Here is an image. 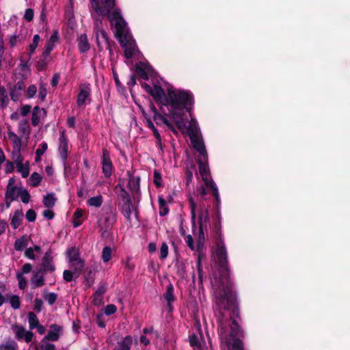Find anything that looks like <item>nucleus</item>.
<instances>
[{
	"label": "nucleus",
	"mask_w": 350,
	"mask_h": 350,
	"mask_svg": "<svg viewBox=\"0 0 350 350\" xmlns=\"http://www.w3.org/2000/svg\"><path fill=\"white\" fill-rule=\"evenodd\" d=\"M78 47L81 53H85L90 49V45L88 42V37L85 33L80 35L77 39Z\"/></svg>",
	"instance_id": "nucleus-22"
},
{
	"label": "nucleus",
	"mask_w": 350,
	"mask_h": 350,
	"mask_svg": "<svg viewBox=\"0 0 350 350\" xmlns=\"http://www.w3.org/2000/svg\"><path fill=\"white\" fill-rule=\"evenodd\" d=\"M161 174L157 172L154 171V183L156 185L157 187H160L161 185Z\"/></svg>",
	"instance_id": "nucleus-60"
},
{
	"label": "nucleus",
	"mask_w": 350,
	"mask_h": 350,
	"mask_svg": "<svg viewBox=\"0 0 350 350\" xmlns=\"http://www.w3.org/2000/svg\"><path fill=\"white\" fill-rule=\"evenodd\" d=\"M8 138L12 143L13 148L14 150V152H16V154H21V136H18L15 133L12 131H8Z\"/></svg>",
	"instance_id": "nucleus-16"
},
{
	"label": "nucleus",
	"mask_w": 350,
	"mask_h": 350,
	"mask_svg": "<svg viewBox=\"0 0 350 350\" xmlns=\"http://www.w3.org/2000/svg\"><path fill=\"white\" fill-rule=\"evenodd\" d=\"M40 350H56V347L55 345L47 342V340L43 338L40 344Z\"/></svg>",
	"instance_id": "nucleus-46"
},
{
	"label": "nucleus",
	"mask_w": 350,
	"mask_h": 350,
	"mask_svg": "<svg viewBox=\"0 0 350 350\" xmlns=\"http://www.w3.org/2000/svg\"><path fill=\"white\" fill-rule=\"evenodd\" d=\"M27 245V239L23 237L16 240L14 248L17 251H21Z\"/></svg>",
	"instance_id": "nucleus-41"
},
{
	"label": "nucleus",
	"mask_w": 350,
	"mask_h": 350,
	"mask_svg": "<svg viewBox=\"0 0 350 350\" xmlns=\"http://www.w3.org/2000/svg\"><path fill=\"white\" fill-rule=\"evenodd\" d=\"M117 39L119 40L122 47L124 49L125 57L127 59L133 57L137 49L135 42L132 39L129 33Z\"/></svg>",
	"instance_id": "nucleus-6"
},
{
	"label": "nucleus",
	"mask_w": 350,
	"mask_h": 350,
	"mask_svg": "<svg viewBox=\"0 0 350 350\" xmlns=\"http://www.w3.org/2000/svg\"><path fill=\"white\" fill-rule=\"evenodd\" d=\"M79 92L77 98L79 107H84L91 101V87L89 83H83L79 85Z\"/></svg>",
	"instance_id": "nucleus-7"
},
{
	"label": "nucleus",
	"mask_w": 350,
	"mask_h": 350,
	"mask_svg": "<svg viewBox=\"0 0 350 350\" xmlns=\"http://www.w3.org/2000/svg\"><path fill=\"white\" fill-rule=\"evenodd\" d=\"M187 129L189 137L198 135V126L196 120H191Z\"/></svg>",
	"instance_id": "nucleus-29"
},
{
	"label": "nucleus",
	"mask_w": 350,
	"mask_h": 350,
	"mask_svg": "<svg viewBox=\"0 0 350 350\" xmlns=\"http://www.w3.org/2000/svg\"><path fill=\"white\" fill-rule=\"evenodd\" d=\"M18 195L16 193V187H7L6 193H5V199L7 200H10L12 202L17 199V196Z\"/></svg>",
	"instance_id": "nucleus-32"
},
{
	"label": "nucleus",
	"mask_w": 350,
	"mask_h": 350,
	"mask_svg": "<svg viewBox=\"0 0 350 350\" xmlns=\"http://www.w3.org/2000/svg\"><path fill=\"white\" fill-rule=\"evenodd\" d=\"M9 98L5 88L0 86V107L2 109L8 106Z\"/></svg>",
	"instance_id": "nucleus-27"
},
{
	"label": "nucleus",
	"mask_w": 350,
	"mask_h": 350,
	"mask_svg": "<svg viewBox=\"0 0 350 350\" xmlns=\"http://www.w3.org/2000/svg\"><path fill=\"white\" fill-rule=\"evenodd\" d=\"M23 159L21 154L17 155V158L14 163L16 165L17 171L21 174L23 178H27L29 174V163L27 162L25 164H23Z\"/></svg>",
	"instance_id": "nucleus-15"
},
{
	"label": "nucleus",
	"mask_w": 350,
	"mask_h": 350,
	"mask_svg": "<svg viewBox=\"0 0 350 350\" xmlns=\"http://www.w3.org/2000/svg\"><path fill=\"white\" fill-rule=\"evenodd\" d=\"M58 150L61 158L63 160H66L68 157V139L64 131L60 133Z\"/></svg>",
	"instance_id": "nucleus-13"
},
{
	"label": "nucleus",
	"mask_w": 350,
	"mask_h": 350,
	"mask_svg": "<svg viewBox=\"0 0 350 350\" xmlns=\"http://www.w3.org/2000/svg\"><path fill=\"white\" fill-rule=\"evenodd\" d=\"M120 197L122 200V202H132L129 193L123 187L121 188Z\"/></svg>",
	"instance_id": "nucleus-51"
},
{
	"label": "nucleus",
	"mask_w": 350,
	"mask_h": 350,
	"mask_svg": "<svg viewBox=\"0 0 350 350\" xmlns=\"http://www.w3.org/2000/svg\"><path fill=\"white\" fill-rule=\"evenodd\" d=\"M185 242H186L187 245H188V247L191 250H194L195 247H194L193 241V238H192L191 235L189 234L186 237Z\"/></svg>",
	"instance_id": "nucleus-61"
},
{
	"label": "nucleus",
	"mask_w": 350,
	"mask_h": 350,
	"mask_svg": "<svg viewBox=\"0 0 350 350\" xmlns=\"http://www.w3.org/2000/svg\"><path fill=\"white\" fill-rule=\"evenodd\" d=\"M18 195L20 196L21 200L23 203L27 204L29 202L31 196L27 189H20Z\"/></svg>",
	"instance_id": "nucleus-42"
},
{
	"label": "nucleus",
	"mask_w": 350,
	"mask_h": 350,
	"mask_svg": "<svg viewBox=\"0 0 350 350\" xmlns=\"http://www.w3.org/2000/svg\"><path fill=\"white\" fill-rule=\"evenodd\" d=\"M129 187L131 189H135V190L138 191L139 189V178H136L134 176L130 177L129 181Z\"/></svg>",
	"instance_id": "nucleus-43"
},
{
	"label": "nucleus",
	"mask_w": 350,
	"mask_h": 350,
	"mask_svg": "<svg viewBox=\"0 0 350 350\" xmlns=\"http://www.w3.org/2000/svg\"><path fill=\"white\" fill-rule=\"evenodd\" d=\"M46 67V62L44 59H40L39 61H38V62L36 64V68L38 70H39V71L42 70L44 69H45Z\"/></svg>",
	"instance_id": "nucleus-62"
},
{
	"label": "nucleus",
	"mask_w": 350,
	"mask_h": 350,
	"mask_svg": "<svg viewBox=\"0 0 350 350\" xmlns=\"http://www.w3.org/2000/svg\"><path fill=\"white\" fill-rule=\"evenodd\" d=\"M25 255L27 258L34 260L35 259V255H34V251L32 247H29L25 250Z\"/></svg>",
	"instance_id": "nucleus-63"
},
{
	"label": "nucleus",
	"mask_w": 350,
	"mask_h": 350,
	"mask_svg": "<svg viewBox=\"0 0 350 350\" xmlns=\"http://www.w3.org/2000/svg\"><path fill=\"white\" fill-rule=\"evenodd\" d=\"M54 48V44H53L52 42H46L44 48V50H43V52H42V57L46 59L47 57H49V55H50L51 51Z\"/></svg>",
	"instance_id": "nucleus-47"
},
{
	"label": "nucleus",
	"mask_w": 350,
	"mask_h": 350,
	"mask_svg": "<svg viewBox=\"0 0 350 350\" xmlns=\"http://www.w3.org/2000/svg\"><path fill=\"white\" fill-rule=\"evenodd\" d=\"M28 322L31 329L36 328V326H38L39 324L37 316L32 312L28 313Z\"/></svg>",
	"instance_id": "nucleus-37"
},
{
	"label": "nucleus",
	"mask_w": 350,
	"mask_h": 350,
	"mask_svg": "<svg viewBox=\"0 0 350 350\" xmlns=\"http://www.w3.org/2000/svg\"><path fill=\"white\" fill-rule=\"evenodd\" d=\"M113 170V164L107 150H103L102 171L106 178L111 176Z\"/></svg>",
	"instance_id": "nucleus-10"
},
{
	"label": "nucleus",
	"mask_w": 350,
	"mask_h": 350,
	"mask_svg": "<svg viewBox=\"0 0 350 350\" xmlns=\"http://www.w3.org/2000/svg\"><path fill=\"white\" fill-rule=\"evenodd\" d=\"M164 297L165 300L167 301L168 306L171 309V304L174 301V287L172 284H170L167 286L165 293L164 294Z\"/></svg>",
	"instance_id": "nucleus-26"
},
{
	"label": "nucleus",
	"mask_w": 350,
	"mask_h": 350,
	"mask_svg": "<svg viewBox=\"0 0 350 350\" xmlns=\"http://www.w3.org/2000/svg\"><path fill=\"white\" fill-rule=\"evenodd\" d=\"M23 217L22 210L15 211L11 220V226L14 229H16L21 224Z\"/></svg>",
	"instance_id": "nucleus-25"
},
{
	"label": "nucleus",
	"mask_w": 350,
	"mask_h": 350,
	"mask_svg": "<svg viewBox=\"0 0 350 350\" xmlns=\"http://www.w3.org/2000/svg\"><path fill=\"white\" fill-rule=\"evenodd\" d=\"M63 278L66 282H71L74 278H75V275L70 270H65L63 273Z\"/></svg>",
	"instance_id": "nucleus-50"
},
{
	"label": "nucleus",
	"mask_w": 350,
	"mask_h": 350,
	"mask_svg": "<svg viewBox=\"0 0 350 350\" xmlns=\"http://www.w3.org/2000/svg\"><path fill=\"white\" fill-rule=\"evenodd\" d=\"M189 139L191 142L193 146V148L198 151L200 154V157L203 158L204 160L207 159V152L205 148V146L202 140L199 137L198 135L196 136H190Z\"/></svg>",
	"instance_id": "nucleus-12"
},
{
	"label": "nucleus",
	"mask_w": 350,
	"mask_h": 350,
	"mask_svg": "<svg viewBox=\"0 0 350 350\" xmlns=\"http://www.w3.org/2000/svg\"><path fill=\"white\" fill-rule=\"evenodd\" d=\"M103 202V198L101 195L92 197L87 201L90 206L100 207Z\"/></svg>",
	"instance_id": "nucleus-30"
},
{
	"label": "nucleus",
	"mask_w": 350,
	"mask_h": 350,
	"mask_svg": "<svg viewBox=\"0 0 350 350\" xmlns=\"http://www.w3.org/2000/svg\"><path fill=\"white\" fill-rule=\"evenodd\" d=\"M168 255V246L166 243H163L160 248V258L164 260Z\"/></svg>",
	"instance_id": "nucleus-49"
},
{
	"label": "nucleus",
	"mask_w": 350,
	"mask_h": 350,
	"mask_svg": "<svg viewBox=\"0 0 350 350\" xmlns=\"http://www.w3.org/2000/svg\"><path fill=\"white\" fill-rule=\"evenodd\" d=\"M219 321V335L222 343H226L231 350H243V343L240 339L243 337V332L239 325L240 320L239 310L238 317L234 315L232 310L221 311L217 317Z\"/></svg>",
	"instance_id": "nucleus-2"
},
{
	"label": "nucleus",
	"mask_w": 350,
	"mask_h": 350,
	"mask_svg": "<svg viewBox=\"0 0 350 350\" xmlns=\"http://www.w3.org/2000/svg\"><path fill=\"white\" fill-rule=\"evenodd\" d=\"M40 38L38 35H35L33 38V42L29 46V55H32L36 49L37 48L38 43L40 42Z\"/></svg>",
	"instance_id": "nucleus-45"
},
{
	"label": "nucleus",
	"mask_w": 350,
	"mask_h": 350,
	"mask_svg": "<svg viewBox=\"0 0 350 350\" xmlns=\"http://www.w3.org/2000/svg\"><path fill=\"white\" fill-rule=\"evenodd\" d=\"M85 280H86L88 286H90L94 283V274L91 270L84 275Z\"/></svg>",
	"instance_id": "nucleus-54"
},
{
	"label": "nucleus",
	"mask_w": 350,
	"mask_h": 350,
	"mask_svg": "<svg viewBox=\"0 0 350 350\" xmlns=\"http://www.w3.org/2000/svg\"><path fill=\"white\" fill-rule=\"evenodd\" d=\"M44 299L49 303V305H53L57 300V295L55 293H43Z\"/></svg>",
	"instance_id": "nucleus-39"
},
{
	"label": "nucleus",
	"mask_w": 350,
	"mask_h": 350,
	"mask_svg": "<svg viewBox=\"0 0 350 350\" xmlns=\"http://www.w3.org/2000/svg\"><path fill=\"white\" fill-rule=\"evenodd\" d=\"M14 170V163L7 161L5 166V171L6 173H11Z\"/></svg>",
	"instance_id": "nucleus-64"
},
{
	"label": "nucleus",
	"mask_w": 350,
	"mask_h": 350,
	"mask_svg": "<svg viewBox=\"0 0 350 350\" xmlns=\"http://www.w3.org/2000/svg\"><path fill=\"white\" fill-rule=\"evenodd\" d=\"M18 131L21 137H25L26 139L29 138L31 133V129L29 121L27 119H23L19 122Z\"/></svg>",
	"instance_id": "nucleus-20"
},
{
	"label": "nucleus",
	"mask_w": 350,
	"mask_h": 350,
	"mask_svg": "<svg viewBox=\"0 0 350 350\" xmlns=\"http://www.w3.org/2000/svg\"><path fill=\"white\" fill-rule=\"evenodd\" d=\"M16 278L18 281V287L20 289L23 290L27 286V280L23 275H22V273H17L16 274Z\"/></svg>",
	"instance_id": "nucleus-48"
},
{
	"label": "nucleus",
	"mask_w": 350,
	"mask_h": 350,
	"mask_svg": "<svg viewBox=\"0 0 350 350\" xmlns=\"http://www.w3.org/2000/svg\"><path fill=\"white\" fill-rule=\"evenodd\" d=\"M0 350H18L17 343L12 340H8L0 344Z\"/></svg>",
	"instance_id": "nucleus-28"
},
{
	"label": "nucleus",
	"mask_w": 350,
	"mask_h": 350,
	"mask_svg": "<svg viewBox=\"0 0 350 350\" xmlns=\"http://www.w3.org/2000/svg\"><path fill=\"white\" fill-rule=\"evenodd\" d=\"M22 40L20 38L19 36L17 34H14L9 36V44L11 47H14L16 46L18 41Z\"/></svg>",
	"instance_id": "nucleus-52"
},
{
	"label": "nucleus",
	"mask_w": 350,
	"mask_h": 350,
	"mask_svg": "<svg viewBox=\"0 0 350 350\" xmlns=\"http://www.w3.org/2000/svg\"><path fill=\"white\" fill-rule=\"evenodd\" d=\"M41 109L39 107L36 106L33 108L31 116V124L33 126H36L40 122Z\"/></svg>",
	"instance_id": "nucleus-34"
},
{
	"label": "nucleus",
	"mask_w": 350,
	"mask_h": 350,
	"mask_svg": "<svg viewBox=\"0 0 350 350\" xmlns=\"http://www.w3.org/2000/svg\"><path fill=\"white\" fill-rule=\"evenodd\" d=\"M10 303L11 304V306L14 309L17 310L20 308L21 306V301L19 296L18 295H12L10 297Z\"/></svg>",
	"instance_id": "nucleus-44"
},
{
	"label": "nucleus",
	"mask_w": 350,
	"mask_h": 350,
	"mask_svg": "<svg viewBox=\"0 0 350 350\" xmlns=\"http://www.w3.org/2000/svg\"><path fill=\"white\" fill-rule=\"evenodd\" d=\"M117 310V308L114 304H109L105 308V314L106 315H111L114 314Z\"/></svg>",
	"instance_id": "nucleus-53"
},
{
	"label": "nucleus",
	"mask_w": 350,
	"mask_h": 350,
	"mask_svg": "<svg viewBox=\"0 0 350 350\" xmlns=\"http://www.w3.org/2000/svg\"><path fill=\"white\" fill-rule=\"evenodd\" d=\"M42 180V176L37 172H33L30 178L31 185L33 187H38Z\"/></svg>",
	"instance_id": "nucleus-38"
},
{
	"label": "nucleus",
	"mask_w": 350,
	"mask_h": 350,
	"mask_svg": "<svg viewBox=\"0 0 350 350\" xmlns=\"http://www.w3.org/2000/svg\"><path fill=\"white\" fill-rule=\"evenodd\" d=\"M159 215L161 216H165L168 213V208L166 206V202L163 197L159 198Z\"/></svg>",
	"instance_id": "nucleus-36"
},
{
	"label": "nucleus",
	"mask_w": 350,
	"mask_h": 350,
	"mask_svg": "<svg viewBox=\"0 0 350 350\" xmlns=\"http://www.w3.org/2000/svg\"><path fill=\"white\" fill-rule=\"evenodd\" d=\"M33 15H34L33 10L31 8H28L25 10L24 18L27 22H31L33 18Z\"/></svg>",
	"instance_id": "nucleus-56"
},
{
	"label": "nucleus",
	"mask_w": 350,
	"mask_h": 350,
	"mask_svg": "<svg viewBox=\"0 0 350 350\" xmlns=\"http://www.w3.org/2000/svg\"><path fill=\"white\" fill-rule=\"evenodd\" d=\"M85 266V262L83 260L70 263L71 271L75 275V278H77L81 275Z\"/></svg>",
	"instance_id": "nucleus-24"
},
{
	"label": "nucleus",
	"mask_w": 350,
	"mask_h": 350,
	"mask_svg": "<svg viewBox=\"0 0 350 350\" xmlns=\"http://www.w3.org/2000/svg\"><path fill=\"white\" fill-rule=\"evenodd\" d=\"M207 161L204 160L203 158H199L198 159L199 172L201 175L202 180H204L206 186L208 187L211 191L213 195L215 196L217 201L219 200V192L218 189L215 185L214 182L211 179L209 175L208 167L207 165Z\"/></svg>",
	"instance_id": "nucleus-5"
},
{
	"label": "nucleus",
	"mask_w": 350,
	"mask_h": 350,
	"mask_svg": "<svg viewBox=\"0 0 350 350\" xmlns=\"http://www.w3.org/2000/svg\"><path fill=\"white\" fill-rule=\"evenodd\" d=\"M91 7L98 16H107L116 38L124 36L129 29L120 10L115 8L116 0H90Z\"/></svg>",
	"instance_id": "nucleus-3"
},
{
	"label": "nucleus",
	"mask_w": 350,
	"mask_h": 350,
	"mask_svg": "<svg viewBox=\"0 0 350 350\" xmlns=\"http://www.w3.org/2000/svg\"><path fill=\"white\" fill-rule=\"evenodd\" d=\"M40 148H38L36 150V155L37 157H40L42 156L44 152L47 149V144L46 142H43L41 145H40Z\"/></svg>",
	"instance_id": "nucleus-58"
},
{
	"label": "nucleus",
	"mask_w": 350,
	"mask_h": 350,
	"mask_svg": "<svg viewBox=\"0 0 350 350\" xmlns=\"http://www.w3.org/2000/svg\"><path fill=\"white\" fill-rule=\"evenodd\" d=\"M215 270L213 273L212 286L219 312L232 310L238 317V304L232 284L229 277L227 250L223 239L219 234L215 247Z\"/></svg>",
	"instance_id": "nucleus-1"
},
{
	"label": "nucleus",
	"mask_w": 350,
	"mask_h": 350,
	"mask_svg": "<svg viewBox=\"0 0 350 350\" xmlns=\"http://www.w3.org/2000/svg\"><path fill=\"white\" fill-rule=\"evenodd\" d=\"M154 111L153 119L156 124L158 125L165 124L169 129L172 130L173 132H176L172 124L170 123L162 114L159 113L157 110Z\"/></svg>",
	"instance_id": "nucleus-19"
},
{
	"label": "nucleus",
	"mask_w": 350,
	"mask_h": 350,
	"mask_svg": "<svg viewBox=\"0 0 350 350\" xmlns=\"http://www.w3.org/2000/svg\"><path fill=\"white\" fill-rule=\"evenodd\" d=\"M62 327L57 324H52L48 334L44 336V339L51 341H57L59 338Z\"/></svg>",
	"instance_id": "nucleus-14"
},
{
	"label": "nucleus",
	"mask_w": 350,
	"mask_h": 350,
	"mask_svg": "<svg viewBox=\"0 0 350 350\" xmlns=\"http://www.w3.org/2000/svg\"><path fill=\"white\" fill-rule=\"evenodd\" d=\"M96 36L98 46L101 49L102 43L107 45V48L109 51H111V46L113 44V41L109 39L107 33L102 28L98 27V21H96Z\"/></svg>",
	"instance_id": "nucleus-9"
},
{
	"label": "nucleus",
	"mask_w": 350,
	"mask_h": 350,
	"mask_svg": "<svg viewBox=\"0 0 350 350\" xmlns=\"http://www.w3.org/2000/svg\"><path fill=\"white\" fill-rule=\"evenodd\" d=\"M83 216V211L81 209H77L73 214V221L72 224L75 228L79 227L82 221L80 220Z\"/></svg>",
	"instance_id": "nucleus-35"
},
{
	"label": "nucleus",
	"mask_w": 350,
	"mask_h": 350,
	"mask_svg": "<svg viewBox=\"0 0 350 350\" xmlns=\"http://www.w3.org/2000/svg\"><path fill=\"white\" fill-rule=\"evenodd\" d=\"M42 304H43V302H42V299L36 298L35 299L34 310L37 312H40L42 310Z\"/></svg>",
	"instance_id": "nucleus-59"
},
{
	"label": "nucleus",
	"mask_w": 350,
	"mask_h": 350,
	"mask_svg": "<svg viewBox=\"0 0 350 350\" xmlns=\"http://www.w3.org/2000/svg\"><path fill=\"white\" fill-rule=\"evenodd\" d=\"M167 95L168 109L161 107V110L163 114L174 120L178 129H182L185 126L183 119V109L191 105L192 97L187 92L175 90H169Z\"/></svg>",
	"instance_id": "nucleus-4"
},
{
	"label": "nucleus",
	"mask_w": 350,
	"mask_h": 350,
	"mask_svg": "<svg viewBox=\"0 0 350 350\" xmlns=\"http://www.w3.org/2000/svg\"><path fill=\"white\" fill-rule=\"evenodd\" d=\"M42 267L44 271H49L53 272L55 271V268L53 262V259L51 256V252L50 250L47 251L42 259Z\"/></svg>",
	"instance_id": "nucleus-18"
},
{
	"label": "nucleus",
	"mask_w": 350,
	"mask_h": 350,
	"mask_svg": "<svg viewBox=\"0 0 350 350\" xmlns=\"http://www.w3.org/2000/svg\"><path fill=\"white\" fill-rule=\"evenodd\" d=\"M12 330L14 332L16 338L18 340L24 339L27 343L30 342L33 337V332L30 331H26L25 329L20 325H13Z\"/></svg>",
	"instance_id": "nucleus-11"
},
{
	"label": "nucleus",
	"mask_w": 350,
	"mask_h": 350,
	"mask_svg": "<svg viewBox=\"0 0 350 350\" xmlns=\"http://www.w3.org/2000/svg\"><path fill=\"white\" fill-rule=\"evenodd\" d=\"M150 94L155 99L157 103H160L164 108L168 109V96H166L161 86L154 85L153 88L149 87Z\"/></svg>",
	"instance_id": "nucleus-8"
},
{
	"label": "nucleus",
	"mask_w": 350,
	"mask_h": 350,
	"mask_svg": "<svg viewBox=\"0 0 350 350\" xmlns=\"http://www.w3.org/2000/svg\"><path fill=\"white\" fill-rule=\"evenodd\" d=\"M112 250L109 246H106L103 248L102 252V259L103 262H107L111 258Z\"/></svg>",
	"instance_id": "nucleus-40"
},
{
	"label": "nucleus",
	"mask_w": 350,
	"mask_h": 350,
	"mask_svg": "<svg viewBox=\"0 0 350 350\" xmlns=\"http://www.w3.org/2000/svg\"><path fill=\"white\" fill-rule=\"evenodd\" d=\"M26 218L30 222L34 221L36 218V212L33 209H29L26 213Z\"/></svg>",
	"instance_id": "nucleus-55"
},
{
	"label": "nucleus",
	"mask_w": 350,
	"mask_h": 350,
	"mask_svg": "<svg viewBox=\"0 0 350 350\" xmlns=\"http://www.w3.org/2000/svg\"><path fill=\"white\" fill-rule=\"evenodd\" d=\"M37 92V88L35 85H31L29 86L27 91V95L28 98H32L35 96V94Z\"/></svg>",
	"instance_id": "nucleus-57"
},
{
	"label": "nucleus",
	"mask_w": 350,
	"mask_h": 350,
	"mask_svg": "<svg viewBox=\"0 0 350 350\" xmlns=\"http://www.w3.org/2000/svg\"><path fill=\"white\" fill-rule=\"evenodd\" d=\"M68 257L69 260V263L75 262L80 260H82L79 257V252L75 247H72L68 251Z\"/></svg>",
	"instance_id": "nucleus-31"
},
{
	"label": "nucleus",
	"mask_w": 350,
	"mask_h": 350,
	"mask_svg": "<svg viewBox=\"0 0 350 350\" xmlns=\"http://www.w3.org/2000/svg\"><path fill=\"white\" fill-rule=\"evenodd\" d=\"M31 282L33 288L42 286L44 284L42 269L33 273Z\"/></svg>",
	"instance_id": "nucleus-21"
},
{
	"label": "nucleus",
	"mask_w": 350,
	"mask_h": 350,
	"mask_svg": "<svg viewBox=\"0 0 350 350\" xmlns=\"http://www.w3.org/2000/svg\"><path fill=\"white\" fill-rule=\"evenodd\" d=\"M134 208H133L132 202H122L120 205V211L122 213V215L125 217L127 221H131V213Z\"/></svg>",
	"instance_id": "nucleus-23"
},
{
	"label": "nucleus",
	"mask_w": 350,
	"mask_h": 350,
	"mask_svg": "<svg viewBox=\"0 0 350 350\" xmlns=\"http://www.w3.org/2000/svg\"><path fill=\"white\" fill-rule=\"evenodd\" d=\"M133 344V338L131 336H126L118 340L114 350H130Z\"/></svg>",
	"instance_id": "nucleus-17"
},
{
	"label": "nucleus",
	"mask_w": 350,
	"mask_h": 350,
	"mask_svg": "<svg viewBox=\"0 0 350 350\" xmlns=\"http://www.w3.org/2000/svg\"><path fill=\"white\" fill-rule=\"evenodd\" d=\"M56 202V198L54 196L53 193L47 194L43 199L44 205L50 208H52Z\"/></svg>",
	"instance_id": "nucleus-33"
}]
</instances>
